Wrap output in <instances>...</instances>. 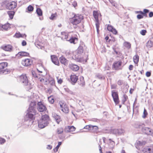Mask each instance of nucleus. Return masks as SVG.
Returning <instances> with one entry per match:
<instances>
[{
  "label": "nucleus",
  "instance_id": "nucleus-1",
  "mask_svg": "<svg viewBox=\"0 0 153 153\" xmlns=\"http://www.w3.org/2000/svg\"><path fill=\"white\" fill-rule=\"evenodd\" d=\"M36 102L34 101H31L27 111V112L24 117V119L22 120L21 122H20L19 123L21 124L20 126L26 124L25 123L27 121H30L34 120V116L36 115Z\"/></svg>",
  "mask_w": 153,
  "mask_h": 153
},
{
  "label": "nucleus",
  "instance_id": "nucleus-2",
  "mask_svg": "<svg viewBox=\"0 0 153 153\" xmlns=\"http://www.w3.org/2000/svg\"><path fill=\"white\" fill-rule=\"evenodd\" d=\"M49 117L48 115L42 116L41 119L38 121V126L40 128H43L47 126L49 122Z\"/></svg>",
  "mask_w": 153,
  "mask_h": 153
},
{
  "label": "nucleus",
  "instance_id": "nucleus-3",
  "mask_svg": "<svg viewBox=\"0 0 153 153\" xmlns=\"http://www.w3.org/2000/svg\"><path fill=\"white\" fill-rule=\"evenodd\" d=\"M83 19V16L81 15H75L71 19L70 21L73 24L76 25L80 23Z\"/></svg>",
  "mask_w": 153,
  "mask_h": 153
},
{
  "label": "nucleus",
  "instance_id": "nucleus-4",
  "mask_svg": "<svg viewBox=\"0 0 153 153\" xmlns=\"http://www.w3.org/2000/svg\"><path fill=\"white\" fill-rule=\"evenodd\" d=\"M111 132L116 136H120L124 135L125 131L122 128L113 129L111 130Z\"/></svg>",
  "mask_w": 153,
  "mask_h": 153
},
{
  "label": "nucleus",
  "instance_id": "nucleus-5",
  "mask_svg": "<svg viewBox=\"0 0 153 153\" xmlns=\"http://www.w3.org/2000/svg\"><path fill=\"white\" fill-rule=\"evenodd\" d=\"M19 82L23 85H28V81L27 77L25 75L22 74L19 76Z\"/></svg>",
  "mask_w": 153,
  "mask_h": 153
},
{
  "label": "nucleus",
  "instance_id": "nucleus-6",
  "mask_svg": "<svg viewBox=\"0 0 153 153\" xmlns=\"http://www.w3.org/2000/svg\"><path fill=\"white\" fill-rule=\"evenodd\" d=\"M122 63V62L121 60L115 61L112 65V68L115 70H122V68L120 67L121 66Z\"/></svg>",
  "mask_w": 153,
  "mask_h": 153
},
{
  "label": "nucleus",
  "instance_id": "nucleus-7",
  "mask_svg": "<svg viewBox=\"0 0 153 153\" xmlns=\"http://www.w3.org/2000/svg\"><path fill=\"white\" fill-rule=\"evenodd\" d=\"M37 109L39 111L43 112L47 110V108L45 105H44L41 102H38L37 104Z\"/></svg>",
  "mask_w": 153,
  "mask_h": 153
},
{
  "label": "nucleus",
  "instance_id": "nucleus-8",
  "mask_svg": "<svg viewBox=\"0 0 153 153\" xmlns=\"http://www.w3.org/2000/svg\"><path fill=\"white\" fill-rule=\"evenodd\" d=\"M142 131L147 135H152L153 134V130L149 127H143L142 128Z\"/></svg>",
  "mask_w": 153,
  "mask_h": 153
},
{
  "label": "nucleus",
  "instance_id": "nucleus-9",
  "mask_svg": "<svg viewBox=\"0 0 153 153\" xmlns=\"http://www.w3.org/2000/svg\"><path fill=\"white\" fill-rule=\"evenodd\" d=\"M111 95L115 104L117 105L119 103V97L117 92H115L114 90L112 91Z\"/></svg>",
  "mask_w": 153,
  "mask_h": 153
},
{
  "label": "nucleus",
  "instance_id": "nucleus-10",
  "mask_svg": "<svg viewBox=\"0 0 153 153\" xmlns=\"http://www.w3.org/2000/svg\"><path fill=\"white\" fill-rule=\"evenodd\" d=\"M59 104L62 111L65 113H68L69 112V108L67 105L60 102Z\"/></svg>",
  "mask_w": 153,
  "mask_h": 153
},
{
  "label": "nucleus",
  "instance_id": "nucleus-11",
  "mask_svg": "<svg viewBox=\"0 0 153 153\" xmlns=\"http://www.w3.org/2000/svg\"><path fill=\"white\" fill-rule=\"evenodd\" d=\"M17 6V4L16 2L12 1L9 3L6 6V8L7 9L11 10L16 8Z\"/></svg>",
  "mask_w": 153,
  "mask_h": 153
},
{
  "label": "nucleus",
  "instance_id": "nucleus-12",
  "mask_svg": "<svg viewBox=\"0 0 153 153\" xmlns=\"http://www.w3.org/2000/svg\"><path fill=\"white\" fill-rule=\"evenodd\" d=\"M72 58L77 62H85V60L83 58V57H79V55L78 54L75 55L74 56H73L72 57ZM87 59H88L85 60V62L87 61Z\"/></svg>",
  "mask_w": 153,
  "mask_h": 153
},
{
  "label": "nucleus",
  "instance_id": "nucleus-13",
  "mask_svg": "<svg viewBox=\"0 0 153 153\" xmlns=\"http://www.w3.org/2000/svg\"><path fill=\"white\" fill-rule=\"evenodd\" d=\"M32 63L31 59H23L22 61V64L23 65L28 66L30 65Z\"/></svg>",
  "mask_w": 153,
  "mask_h": 153
},
{
  "label": "nucleus",
  "instance_id": "nucleus-14",
  "mask_svg": "<svg viewBox=\"0 0 153 153\" xmlns=\"http://www.w3.org/2000/svg\"><path fill=\"white\" fill-rule=\"evenodd\" d=\"M51 58L53 63L56 65H59V61L56 56L55 55H51Z\"/></svg>",
  "mask_w": 153,
  "mask_h": 153
},
{
  "label": "nucleus",
  "instance_id": "nucleus-15",
  "mask_svg": "<svg viewBox=\"0 0 153 153\" xmlns=\"http://www.w3.org/2000/svg\"><path fill=\"white\" fill-rule=\"evenodd\" d=\"M70 81L72 84L74 85L78 79V77L76 75H71L70 76Z\"/></svg>",
  "mask_w": 153,
  "mask_h": 153
},
{
  "label": "nucleus",
  "instance_id": "nucleus-16",
  "mask_svg": "<svg viewBox=\"0 0 153 153\" xmlns=\"http://www.w3.org/2000/svg\"><path fill=\"white\" fill-rule=\"evenodd\" d=\"M59 60L62 64L65 65H67L68 64V60L63 56H62L59 58Z\"/></svg>",
  "mask_w": 153,
  "mask_h": 153
},
{
  "label": "nucleus",
  "instance_id": "nucleus-17",
  "mask_svg": "<svg viewBox=\"0 0 153 153\" xmlns=\"http://www.w3.org/2000/svg\"><path fill=\"white\" fill-rule=\"evenodd\" d=\"M108 142H109V147L110 149L113 150L114 148L115 143L113 140H112L111 139H109L108 140H107Z\"/></svg>",
  "mask_w": 153,
  "mask_h": 153
},
{
  "label": "nucleus",
  "instance_id": "nucleus-18",
  "mask_svg": "<svg viewBox=\"0 0 153 153\" xmlns=\"http://www.w3.org/2000/svg\"><path fill=\"white\" fill-rule=\"evenodd\" d=\"M79 85L82 87H84L85 85V82L84 80V78L82 76L80 77L78 81Z\"/></svg>",
  "mask_w": 153,
  "mask_h": 153
},
{
  "label": "nucleus",
  "instance_id": "nucleus-19",
  "mask_svg": "<svg viewBox=\"0 0 153 153\" xmlns=\"http://www.w3.org/2000/svg\"><path fill=\"white\" fill-rule=\"evenodd\" d=\"M144 126V123H140V122H136L134 124V126L135 128H141L142 130V128H143Z\"/></svg>",
  "mask_w": 153,
  "mask_h": 153
},
{
  "label": "nucleus",
  "instance_id": "nucleus-20",
  "mask_svg": "<svg viewBox=\"0 0 153 153\" xmlns=\"http://www.w3.org/2000/svg\"><path fill=\"white\" fill-rule=\"evenodd\" d=\"M43 69H44V68L42 64H39L37 65L36 69L38 72L39 73V74H41L42 73V70Z\"/></svg>",
  "mask_w": 153,
  "mask_h": 153
},
{
  "label": "nucleus",
  "instance_id": "nucleus-21",
  "mask_svg": "<svg viewBox=\"0 0 153 153\" xmlns=\"http://www.w3.org/2000/svg\"><path fill=\"white\" fill-rule=\"evenodd\" d=\"M75 128L73 126H68L65 128V131L67 132L74 131L75 130Z\"/></svg>",
  "mask_w": 153,
  "mask_h": 153
},
{
  "label": "nucleus",
  "instance_id": "nucleus-22",
  "mask_svg": "<svg viewBox=\"0 0 153 153\" xmlns=\"http://www.w3.org/2000/svg\"><path fill=\"white\" fill-rule=\"evenodd\" d=\"M69 67L74 71H76L79 69V67L77 65L73 64L72 63L71 64H70Z\"/></svg>",
  "mask_w": 153,
  "mask_h": 153
},
{
  "label": "nucleus",
  "instance_id": "nucleus-23",
  "mask_svg": "<svg viewBox=\"0 0 153 153\" xmlns=\"http://www.w3.org/2000/svg\"><path fill=\"white\" fill-rule=\"evenodd\" d=\"M3 49L6 51H11L13 49V47L10 45H8L3 47Z\"/></svg>",
  "mask_w": 153,
  "mask_h": 153
},
{
  "label": "nucleus",
  "instance_id": "nucleus-24",
  "mask_svg": "<svg viewBox=\"0 0 153 153\" xmlns=\"http://www.w3.org/2000/svg\"><path fill=\"white\" fill-rule=\"evenodd\" d=\"M53 116L56 120L57 123L58 124H59L61 120L60 116L55 114H53Z\"/></svg>",
  "mask_w": 153,
  "mask_h": 153
},
{
  "label": "nucleus",
  "instance_id": "nucleus-25",
  "mask_svg": "<svg viewBox=\"0 0 153 153\" xmlns=\"http://www.w3.org/2000/svg\"><path fill=\"white\" fill-rule=\"evenodd\" d=\"M8 64L7 62H2L0 63V72H2L1 70L5 68L7 66Z\"/></svg>",
  "mask_w": 153,
  "mask_h": 153
},
{
  "label": "nucleus",
  "instance_id": "nucleus-26",
  "mask_svg": "<svg viewBox=\"0 0 153 153\" xmlns=\"http://www.w3.org/2000/svg\"><path fill=\"white\" fill-rule=\"evenodd\" d=\"M143 152L144 153H153V149L148 147L144 148L143 150Z\"/></svg>",
  "mask_w": 153,
  "mask_h": 153
},
{
  "label": "nucleus",
  "instance_id": "nucleus-27",
  "mask_svg": "<svg viewBox=\"0 0 153 153\" xmlns=\"http://www.w3.org/2000/svg\"><path fill=\"white\" fill-rule=\"evenodd\" d=\"M93 16L96 22L99 21V13L97 11L94 10L93 12Z\"/></svg>",
  "mask_w": 153,
  "mask_h": 153
},
{
  "label": "nucleus",
  "instance_id": "nucleus-28",
  "mask_svg": "<svg viewBox=\"0 0 153 153\" xmlns=\"http://www.w3.org/2000/svg\"><path fill=\"white\" fill-rule=\"evenodd\" d=\"M18 55L19 56H28L29 55V53L26 52L21 51L19 52Z\"/></svg>",
  "mask_w": 153,
  "mask_h": 153
},
{
  "label": "nucleus",
  "instance_id": "nucleus-29",
  "mask_svg": "<svg viewBox=\"0 0 153 153\" xmlns=\"http://www.w3.org/2000/svg\"><path fill=\"white\" fill-rule=\"evenodd\" d=\"M32 74L33 77L34 78H39V76H43L42 74H38L36 71H32Z\"/></svg>",
  "mask_w": 153,
  "mask_h": 153
},
{
  "label": "nucleus",
  "instance_id": "nucleus-30",
  "mask_svg": "<svg viewBox=\"0 0 153 153\" xmlns=\"http://www.w3.org/2000/svg\"><path fill=\"white\" fill-rule=\"evenodd\" d=\"M123 46L128 49L131 48V44L128 42H125L123 44Z\"/></svg>",
  "mask_w": 153,
  "mask_h": 153
},
{
  "label": "nucleus",
  "instance_id": "nucleus-31",
  "mask_svg": "<svg viewBox=\"0 0 153 153\" xmlns=\"http://www.w3.org/2000/svg\"><path fill=\"white\" fill-rule=\"evenodd\" d=\"M96 77L98 78L99 79L102 80L104 79H105V77L104 76L101 74L99 73H97L96 75Z\"/></svg>",
  "mask_w": 153,
  "mask_h": 153
},
{
  "label": "nucleus",
  "instance_id": "nucleus-32",
  "mask_svg": "<svg viewBox=\"0 0 153 153\" xmlns=\"http://www.w3.org/2000/svg\"><path fill=\"white\" fill-rule=\"evenodd\" d=\"M83 52V48L82 46L80 45L77 49L78 54H81Z\"/></svg>",
  "mask_w": 153,
  "mask_h": 153
},
{
  "label": "nucleus",
  "instance_id": "nucleus-33",
  "mask_svg": "<svg viewBox=\"0 0 153 153\" xmlns=\"http://www.w3.org/2000/svg\"><path fill=\"white\" fill-rule=\"evenodd\" d=\"M10 28V24L9 23H7L4 25H2V30H7L8 29Z\"/></svg>",
  "mask_w": 153,
  "mask_h": 153
},
{
  "label": "nucleus",
  "instance_id": "nucleus-34",
  "mask_svg": "<svg viewBox=\"0 0 153 153\" xmlns=\"http://www.w3.org/2000/svg\"><path fill=\"white\" fill-rule=\"evenodd\" d=\"M36 13L39 16L42 15V11L40 8H37L36 11Z\"/></svg>",
  "mask_w": 153,
  "mask_h": 153
},
{
  "label": "nucleus",
  "instance_id": "nucleus-35",
  "mask_svg": "<svg viewBox=\"0 0 153 153\" xmlns=\"http://www.w3.org/2000/svg\"><path fill=\"white\" fill-rule=\"evenodd\" d=\"M153 43L152 41H151V39H150L147 42L146 46L148 48H150L152 46Z\"/></svg>",
  "mask_w": 153,
  "mask_h": 153
},
{
  "label": "nucleus",
  "instance_id": "nucleus-36",
  "mask_svg": "<svg viewBox=\"0 0 153 153\" xmlns=\"http://www.w3.org/2000/svg\"><path fill=\"white\" fill-rule=\"evenodd\" d=\"M57 16V14L56 13H52L51 16L49 17L51 20H54L56 19Z\"/></svg>",
  "mask_w": 153,
  "mask_h": 153
},
{
  "label": "nucleus",
  "instance_id": "nucleus-37",
  "mask_svg": "<svg viewBox=\"0 0 153 153\" xmlns=\"http://www.w3.org/2000/svg\"><path fill=\"white\" fill-rule=\"evenodd\" d=\"M77 39L76 37H72L68 40V41L71 43L75 44L76 43L75 42V40L77 41Z\"/></svg>",
  "mask_w": 153,
  "mask_h": 153
},
{
  "label": "nucleus",
  "instance_id": "nucleus-38",
  "mask_svg": "<svg viewBox=\"0 0 153 153\" xmlns=\"http://www.w3.org/2000/svg\"><path fill=\"white\" fill-rule=\"evenodd\" d=\"M64 89L66 92L71 95H74L75 94L74 92H73L72 91L70 90L68 88H64Z\"/></svg>",
  "mask_w": 153,
  "mask_h": 153
},
{
  "label": "nucleus",
  "instance_id": "nucleus-39",
  "mask_svg": "<svg viewBox=\"0 0 153 153\" xmlns=\"http://www.w3.org/2000/svg\"><path fill=\"white\" fill-rule=\"evenodd\" d=\"M139 56L137 55H135L133 57L134 62L135 63H137L139 61Z\"/></svg>",
  "mask_w": 153,
  "mask_h": 153
},
{
  "label": "nucleus",
  "instance_id": "nucleus-40",
  "mask_svg": "<svg viewBox=\"0 0 153 153\" xmlns=\"http://www.w3.org/2000/svg\"><path fill=\"white\" fill-rule=\"evenodd\" d=\"M14 13V12L13 11L8 12V14L9 15L10 18L11 19H13V18Z\"/></svg>",
  "mask_w": 153,
  "mask_h": 153
},
{
  "label": "nucleus",
  "instance_id": "nucleus-41",
  "mask_svg": "<svg viewBox=\"0 0 153 153\" xmlns=\"http://www.w3.org/2000/svg\"><path fill=\"white\" fill-rule=\"evenodd\" d=\"M92 125H89L86 126L84 128V129H87L89 130H92V128H93Z\"/></svg>",
  "mask_w": 153,
  "mask_h": 153
},
{
  "label": "nucleus",
  "instance_id": "nucleus-42",
  "mask_svg": "<svg viewBox=\"0 0 153 153\" xmlns=\"http://www.w3.org/2000/svg\"><path fill=\"white\" fill-rule=\"evenodd\" d=\"M61 34L62 35V38H64V39H67L68 38V34L67 33L65 32H62L61 33Z\"/></svg>",
  "mask_w": 153,
  "mask_h": 153
},
{
  "label": "nucleus",
  "instance_id": "nucleus-43",
  "mask_svg": "<svg viewBox=\"0 0 153 153\" xmlns=\"http://www.w3.org/2000/svg\"><path fill=\"white\" fill-rule=\"evenodd\" d=\"M28 12H31L33 11L34 8L33 6L31 5H29L27 8Z\"/></svg>",
  "mask_w": 153,
  "mask_h": 153
},
{
  "label": "nucleus",
  "instance_id": "nucleus-44",
  "mask_svg": "<svg viewBox=\"0 0 153 153\" xmlns=\"http://www.w3.org/2000/svg\"><path fill=\"white\" fill-rule=\"evenodd\" d=\"M48 100L49 102L51 104H53L54 102V99L51 96L48 97Z\"/></svg>",
  "mask_w": 153,
  "mask_h": 153
},
{
  "label": "nucleus",
  "instance_id": "nucleus-45",
  "mask_svg": "<svg viewBox=\"0 0 153 153\" xmlns=\"http://www.w3.org/2000/svg\"><path fill=\"white\" fill-rule=\"evenodd\" d=\"M147 114L148 113L147 112V111L145 108H144L142 116V117L143 118H145L146 117Z\"/></svg>",
  "mask_w": 153,
  "mask_h": 153
},
{
  "label": "nucleus",
  "instance_id": "nucleus-46",
  "mask_svg": "<svg viewBox=\"0 0 153 153\" xmlns=\"http://www.w3.org/2000/svg\"><path fill=\"white\" fill-rule=\"evenodd\" d=\"M6 142V140L4 138L0 137V144L3 145Z\"/></svg>",
  "mask_w": 153,
  "mask_h": 153
},
{
  "label": "nucleus",
  "instance_id": "nucleus-47",
  "mask_svg": "<svg viewBox=\"0 0 153 153\" xmlns=\"http://www.w3.org/2000/svg\"><path fill=\"white\" fill-rule=\"evenodd\" d=\"M114 27L111 25H108L107 27V30L109 31H112L114 28Z\"/></svg>",
  "mask_w": 153,
  "mask_h": 153
},
{
  "label": "nucleus",
  "instance_id": "nucleus-48",
  "mask_svg": "<svg viewBox=\"0 0 153 153\" xmlns=\"http://www.w3.org/2000/svg\"><path fill=\"white\" fill-rule=\"evenodd\" d=\"M21 36V34L19 32V33H16L13 36V37L16 38H19Z\"/></svg>",
  "mask_w": 153,
  "mask_h": 153
},
{
  "label": "nucleus",
  "instance_id": "nucleus-49",
  "mask_svg": "<svg viewBox=\"0 0 153 153\" xmlns=\"http://www.w3.org/2000/svg\"><path fill=\"white\" fill-rule=\"evenodd\" d=\"M63 132V129L62 128H59L57 130V132L58 134L62 133Z\"/></svg>",
  "mask_w": 153,
  "mask_h": 153
},
{
  "label": "nucleus",
  "instance_id": "nucleus-50",
  "mask_svg": "<svg viewBox=\"0 0 153 153\" xmlns=\"http://www.w3.org/2000/svg\"><path fill=\"white\" fill-rule=\"evenodd\" d=\"M146 30H142L140 32V33L143 36L145 35L146 33Z\"/></svg>",
  "mask_w": 153,
  "mask_h": 153
},
{
  "label": "nucleus",
  "instance_id": "nucleus-51",
  "mask_svg": "<svg viewBox=\"0 0 153 153\" xmlns=\"http://www.w3.org/2000/svg\"><path fill=\"white\" fill-rule=\"evenodd\" d=\"M123 83V81L122 80H119L117 82V84L120 86L122 85Z\"/></svg>",
  "mask_w": 153,
  "mask_h": 153
},
{
  "label": "nucleus",
  "instance_id": "nucleus-52",
  "mask_svg": "<svg viewBox=\"0 0 153 153\" xmlns=\"http://www.w3.org/2000/svg\"><path fill=\"white\" fill-rule=\"evenodd\" d=\"M113 50L114 51L115 53L119 56H120V54H121V53L120 52H118L116 50V48H112Z\"/></svg>",
  "mask_w": 153,
  "mask_h": 153
},
{
  "label": "nucleus",
  "instance_id": "nucleus-53",
  "mask_svg": "<svg viewBox=\"0 0 153 153\" xmlns=\"http://www.w3.org/2000/svg\"><path fill=\"white\" fill-rule=\"evenodd\" d=\"M3 5H5V6L9 3V1L7 0H4L2 2Z\"/></svg>",
  "mask_w": 153,
  "mask_h": 153
},
{
  "label": "nucleus",
  "instance_id": "nucleus-54",
  "mask_svg": "<svg viewBox=\"0 0 153 153\" xmlns=\"http://www.w3.org/2000/svg\"><path fill=\"white\" fill-rule=\"evenodd\" d=\"M111 32H112L113 34L115 35L117 34V31L114 28L113 30H112V31H111Z\"/></svg>",
  "mask_w": 153,
  "mask_h": 153
},
{
  "label": "nucleus",
  "instance_id": "nucleus-55",
  "mask_svg": "<svg viewBox=\"0 0 153 153\" xmlns=\"http://www.w3.org/2000/svg\"><path fill=\"white\" fill-rule=\"evenodd\" d=\"M137 18L138 19H140L143 18V16L141 14H138L137 15Z\"/></svg>",
  "mask_w": 153,
  "mask_h": 153
},
{
  "label": "nucleus",
  "instance_id": "nucleus-56",
  "mask_svg": "<svg viewBox=\"0 0 153 153\" xmlns=\"http://www.w3.org/2000/svg\"><path fill=\"white\" fill-rule=\"evenodd\" d=\"M92 126L93 127V128H92V130L94 129V131H96L98 129V127L96 126Z\"/></svg>",
  "mask_w": 153,
  "mask_h": 153
},
{
  "label": "nucleus",
  "instance_id": "nucleus-57",
  "mask_svg": "<svg viewBox=\"0 0 153 153\" xmlns=\"http://www.w3.org/2000/svg\"><path fill=\"white\" fill-rule=\"evenodd\" d=\"M146 76L147 77L150 76L151 75V73L150 71H147L146 74Z\"/></svg>",
  "mask_w": 153,
  "mask_h": 153
},
{
  "label": "nucleus",
  "instance_id": "nucleus-58",
  "mask_svg": "<svg viewBox=\"0 0 153 153\" xmlns=\"http://www.w3.org/2000/svg\"><path fill=\"white\" fill-rule=\"evenodd\" d=\"M91 121L95 122H98L99 121V120L95 118H92L91 119Z\"/></svg>",
  "mask_w": 153,
  "mask_h": 153
},
{
  "label": "nucleus",
  "instance_id": "nucleus-59",
  "mask_svg": "<svg viewBox=\"0 0 153 153\" xmlns=\"http://www.w3.org/2000/svg\"><path fill=\"white\" fill-rule=\"evenodd\" d=\"M22 45L23 46H25L27 45V42L25 40H23L22 43Z\"/></svg>",
  "mask_w": 153,
  "mask_h": 153
},
{
  "label": "nucleus",
  "instance_id": "nucleus-60",
  "mask_svg": "<svg viewBox=\"0 0 153 153\" xmlns=\"http://www.w3.org/2000/svg\"><path fill=\"white\" fill-rule=\"evenodd\" d=\"M116 88V85L114 84L111 85V89H115Z\"/></svg>",
  "mask_w": 153,
  "mask_h": 153
},
{
  "label": "nucleus",
  "instance_id": "nucleus-61",
  "mask_svg": "<svg viewBox=\"0 0 153 153\" xmlns=\"http://www.w3.org/2000/svg\"><path fill=\"white\" fill-rule=\"evenodd\" d=\"M149 17H152L153 16V12H149Z\"/></svg>",
  "mask_w": 153,
  "mask_h": 153
},
{
  "label": "nucleus",
  "instance_id": "nucleus-62",
  "mask_svg": "<svg viewBox=\"0 0 153 153\" xmlns=\"http://www.w3.org/2000/svg\"><path fill=\"white\" fill-rule=\"evenodd\" d=\"M127 98H128V97L126 95L124 96L123 102H124L126 101Z\"/></svg>",
  "mask_w": 153,
  "mask_h": 153
},
{
  "label": "nucleus",
  "instance_id": "nucleus-63",
  "mask_svg": "<svg viewBox=\"0 0 153 153\" xmlns=\"http://www.w3.org/2000/svg\"><path fill=\"white\" fill-rule=\"evenodd\" d=\"M143 13H147L149 12V10L147 9H144L143 10Z\"/></svg>",
  "mask_w": 153,
  "mask_h": 153
},
{
  "label": "nucleus",
  "instance_id": "nucleus-64",
  "mask_svg": "<svg viewBox=\"0 0 153 153\" xmlns=\"http://www.w3.org/2000/svg\"><path fill=\"white\" fill-rule=\"evenodd\" d=\"M133 67V66L132 65H131L129 66V69L130 71H131V70H132Z\"/></svg>",
  "mask_w": 153,
  "mask_h": 153
}]
</instances>
